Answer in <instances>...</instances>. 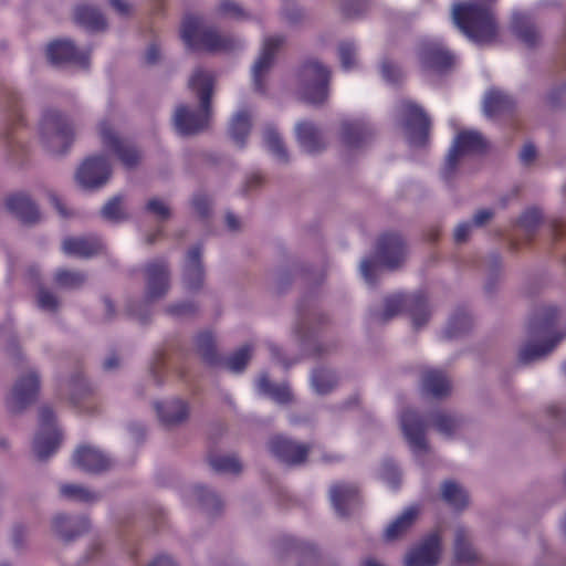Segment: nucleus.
<instances>
[{
    "mask_svg": "<svg viewBox=\"0 0 566 566\" xmlns=\"http://www.w3.org/2000/svg\"><path fill=\"white\" fill-rule=\"evenodd\" d=\"M429 422L443 438L452 439L462 430L465 418L457 411L439 409L430 412Z\"/></svg>",
    "mask_w": 566,
    "mask_h": 566,
    "instance_id": "25",
    "label": "nucleus"
},
{
    "mask_svg": "<svg viewBox=\"0 0 566 566\" xmlns=\"http://www.w3.org/2000/svg\"><path fill=\"white\" fill-rule=\"evenodd\" d=\"M191 207L200 219L206 220L211 216L212 200L208 195L200 191L192 196Z\"/></svg>",
    "mask_w": 566,
    "mask_h": 566,
    "instance_id": "58",
    "label": "nucleus"
},
{
    "mask_svg": "<svg viewBox=\"0 0 566 566\" xmlns=\"http://www.w3.org/2000/svg\"><path fill=\"white\" fill-rule=\"evenodd\" d=\"M86 282V274L82 271L60 269L54 274V283L64 290L81 289Z\"/></svg>",
    "mask_w": 566,
    "mask_h": 566,
    "instance_id": "48",
    "label": "nucleus"
},
{
    "mask_svg": "<svg viewBox=\"0 0 566 566\" xmlns=\"http://www.w3.org/2000/svg\"><path fill=\"white\" fill-rule=\"evenodd\" d=\"M471 325V317L468 314H457L450 319L444 331V335L449 339L458 338L467 334L470 331Z\"/></svg>",
    "mask_w": 566,
    "mask_h": 566,
    "instance_id": "53",
    "label": "nucleus"
},
{
    "mask_svg": "<svg viewBox=\"0 0 566 566\" xmlns=\"http://www.w3.org/2000/svg\"><path fill=\"white\" fill-rule=\"evenodd\" d=\"M91 523L85 515L57 513L52 517V533L62 542L71 543L90 531Z\"/></svg>",
    "mask_w": 566,
    "mask_h": 566,
    "instance_id": "21",
    "label": "nucleus"
},
{
    "mask_svg": "<svg viewBox=\"0 0 566 566\" xmlns=\"http://www.w3.org/2000/svg\"><path fill=\"white\" fill-rule=\"evenodd\" d=\"M419 515V509L417 506H410L406 509L401 515L392 521L385 530V539L387 542H394L402 538L413 526Z\"/></svg>",
    "mask_w": 566,
    "mask_h": 566,
    "instance_id": "37",
    "label": "nucleus"
},
{
    "mask_svg": "<svg viewBox=\"0 0 566 566\" xmlns=\"http://www.w3.org/2000/svg\"><path fill=\"white\" fill-rule=\"evenodd\" d=\"M408 311L416 329L422 327L429 319L430 308L426 295L421 292L403 295L386 296L381 305L369 308V318L374 324H387L402 311Z\"/></svg>",
    "mask_w": 566,
    "mask_h": 566,
    "instance_id": "4",
    "label": "nucleus"
},
{
    "mask_svg": "<svg viewBox=\"0 0 566 566\" xmlns=\"http://www.w3.org/2000/svg\"><path fill=\"white\" fill-rule=\"evenodd\" d=\"M208 462L211 469L218 473L239 474L242 464L235 454H209Z\"/></svg>",
    "mask_w": 566,
    "mask_h": 566,
    "instance_id": "44",
    "label": "nucleus"
},
{
    "mask_svg": "<svg viewBox=\"0 0 566 566\" xmlns=\"http://www.w3.org/2000/svg\"><path fill=\"white\" fill-rule=\"evenodd\" d=\"M380 474L381 478L394 489H397L400 485L401 474L394 462L389 460L384 461Z\"/></svg>",
    "mask_w": 566,
    "mask_h": 566,
    "instance_id": "60",
    "label": "nucleus"
},
{
    "mask_svg": "<svg viewBox=\"0 0 566 566\" xmlns=\"http://www.w3.org/2000/svg\"><path fill=\"white\" fill-rule=\"evenodd\" d=\"M381 74L386 81L391 83H397L402 76L400 67L389 60L382 61Z\"/></svg>",
    "mask_w": 566,
    "mask_h": 566,
    "instance_id": "62",
    "label": "nucleus"
},
{
    "mask_svg": "<svg viewBox=\"0 0 566 566\" xmlns=\"http://www.w3.org/2000/svg\"><path fill=\"white\" fill-rule=\"evenodd\" d=\"M144 275L145 301L153 303L165 298L171 285V273L168 261L158 259L148 262L144 268Z\"/></svg>",
    "mask_w": 566,
    "mask_h": 566,
    "instance_id": "12",
    "label": "nucleus"
},
{
    "mask_svg": "<svg viewBox=\"0 0 566 566\" xmlns=\"http://www.w3.org/2000/svg\"><path fill=\"white\" fill-rule=\"evenodd\" d=\"M35 303L40 310L51 314L57 313L61 306L57 295L43 284L38 285Z\"/></svg>",
    "mask_w": 566,
    "mask_h": 566,
    "instance_id": "51",
    "label": "nucleus"
},
{
    "mask_svg": "<svg viewBox=\"0 0 566 566\" xmlns=\"http://www.w3.org/2000/svg\"><path fill=\"white\" fill-rule=\"evenodd\" d=\"M405 128L410 144L423 145L429 136L430 118L418 105L407 102L402 104Z\"/></svg>",
    "mask_w": 566,
    "mask_h": 566,
    "instance_id": "22",
    "label": "nucleus"
},
{
    "mask_svg": "<svg viewBox=\"0 0 566 566\" xmlns=\"http://www.w3.org/2000/svg\"><path fill=\"white\" fill-rule=\"evenodd\" d=\"M483 269L485 272L484 292L492 295L501 281L502 276V258L499 253H490L484 262Z\"/></svg>",
    "mask_w": 566,
    "mask_h": 566,
    "instance_id": "40",
    "label": "nucleus"
},
{
    "mask_svg": "<svg viewBox=\"0 0 566 566\" xmlns=\"http://www.w3.org/2000/svg\"><path fill=\"white\" fill-rule=\"evenodd\" d=\"M560 310L555 305L537 306L531 314L516 352V360L528 366L548 357L566 337V331L557 328Z\"/></svg>",
    "mask_w": 566,
    "mask_h": 566,
    "instance_id": "1",
    "label": "nucleus"
},
{
    "mask_svg": "<svg viewBox=\"0 0 566 566\" xmlns=\"http://www.w3.org/2000/svg\"><path fill=\"white\" fill-rule=\"evenodd\" d=\"M544 418L556 424H566V401H549L543 409Z\"/></svg>",
    "mask_w": 566,
    "mask_h": 566,
    "instance_id": "55",
    "label": "nucleus"
},
{
    "mask_svg": "<svg viewBox=\"0 0 566 566\" xmlns=\"http://www.w3.org/2000/svg\"><path fill=\"white\" fill-rule=\"evenodd\" d=\"M300 270L298 265H294L292 270L280 269L274 276L275 290L279 293L284 292L291 284L292 273H297Z\"/></svg>",
    "mask_w": 566,
    "mask_h": 566,
    "instance_id": "61",
    "label": "nucleus"
},
{
    "mask_svg": "<svg viewBox=\"0 0 566 566\" xmlns=\"http://www.w3.org/2000/svg\"><path fill=\"white\" fill-rule=\"evenodd\" d=\"M417 55L423 69L438 73L446 72L454 65V56L434 41H421L418 44Z\"/></svg>",
    "mask_w": 566,
    "mask_h": 566,
    "instance_id": "19",
    "label": "nucleus"
},
{
    "mask_svg": "<svg viewBox=\"0 0 566 566\" xmlns=\"http://www.w3.org/2000/svg\"><path fill=\"white\" fill-rule=\"evenodd\" d=\"M331 71L318 60L303 63L298 73V94L308 104L321 106L328 98Z\"/></svg>",
    "mask_w": 566,
    "mask_h": 566,
    "instance_id": "8",
    "label": "nucleus"
},
{
    "mask_svg": "<svg viewBox=\"0 0 566 566\" xmlns=\"http://www.w3.org/2000/svg\"><path fill=\"white\" fill-rule=\"evenodd\" d=\"M252 347L244 345L231 354L228 358H222V363L219 366H223L232 373H241L245 369L248 363L250 361Z\"/></svg>",
    "mask_w": 566,
    "mask_h": 566,
    "instance_id": "50",
    "label": "nucleus"
},
{
    "mask_svg": "<svg viewBox=\"0 0 566 566\" xmlns=\"http://www.w3.org/2000/svg\"><path fill=\"white\" fill-rule=\"evenodd\" d=\"M537 158V149L534 144L526 143L518 153V159L525 167L532 166Z\"/></svg>",
    "mask_w": 566,
    "mask_h": 566,
    "instance_id": "63",
    "label": "nucleus"
},
{
    "mask_svg": "<svg viewBox=\"0 0 566 566\" xmlns=\"http://www.w3.org/2000/svg\"><path fill=\"white\" fill-rule=\"evenodd\" d=\"M453 553L460 564L473 565L480 560V555L471 542V533L463 525L454 527Z\"/></svg>",
    "mask_w": 566,
    "mask_h": 566,
    "instance_id": "31",
    "label": "nucleus"
},
{
    "mask_svg": "<svg viewBox=\"0 0 566 566\" xmlns=\"http://www.w3.org/2000/svg\"><path fill=\"white\" fill-rule=\"evenodd\" d=\"M112 176V167L102 155L86 158L77 168L75 178L84 189L94 190L105 186Z\"/></svg>",
    "mask_w": 566,
    "mask_h": 566,
    "instance_id": "18",
    "label": "nucleus"
},
{
    "mask_svg": "<svg viewBox=\"0 0 566 566\" xmlns=\"http://www.w3.org/2000/svg\"><path fill=\"white\" fill-rule=\"evenodd\" d=\"M400 428L415 455L420 457L429 453L430 446L426 436L428 423L417 410L406 409L402 411Z\"/></svg>",
    "mask_w": 566,
    "mask_h": 566,
    "instance_id": "14",
    "label": "nucleus"
},
{
    "mask_svg": "<svg viewBox=\"0 0 566 566\" xmlns=\"http://www.w3.org/2000/svg\"><path fill=\"white\" fill-rule=\"evenodd\" d=\"M259 391L269 396L275 402L284 405L292 401V392L285 384H273L268 375L263 374L258 381Z\"/></svg>",
    "mask_w": 566,
    "mask_h": 566,
    "instance_id": "41",
    "label": "nucleus"
},
{
    "mask_svg": "<svg viewBox=\"0 0 566 566\" xmlns=\"http://www.w3.org/2000/svg\"><path fill=\"white\" fill-rule=\"evenodd\" d=\"M145 211L156 219L157 222H166L171 216L170 207L160 198L153 197L146 201Z\"/></svg>",
    "mask_w": 566,
    "mask_h": 566,
    "instance_id": "54",
    "label": "nucleus"
},
{
    "mask_svg": "<svg viewBox=\"0 0 566 566\" xmlns=\"http://www.w3.org/2000/svg\"><path fill=\"white\" fill-rule=\"evenodd\" d=\"M296 138L302 149L311 155L326 148L322 130L312 122H300L295 126Z\"/></svg>",
    "mask_w": 566,
    "mask_h": 566,
    "instance_id": "28",
    "label": "nucleus"
},
{
    "mask_svg": "<svg viewBox=\"0 0 566 566\" xmlns=\"http://www.w3.org/2000/svg\"><path fill=\"white\" fill-rule=\"evenodd\" d=\"M70 390V400L74 405H78L93 392V388L82 374H76L71 378Z\"/></svg>",
    "mask_w": 566,
    "mask_h": 566,
    "instance_id": "52",
    "label": "nucleus"
},
{
    "mask_svg": "<svg viewBox=\"0 0 566 566\" xmlns=\"http://www.w3.org/2000/svg\"><path fill=\"white\" fill-rule=\"evenodd\" d=\"M198 312V304L193 301H182L168 304L165 307V313L174 318H188L196 315Z\"/></svg>",
    "mask_w": 566,
    "mask_h": 566,
    "instance_id": "56",
    "label": "nucleus"
},
{
    "mask_svg": "<svg viewBox=\"0 0 566 566\" xmlns=\"http://www.w3.org/2000/svg\"><path fill=\"white\" fill-rule=\"evenodd\" d=\"M101 217L109 222L119 223L129 219L124 208V197L114 196L101 209Z\"/></svg>",
    "mask_w": 566,
    "mask_h": 566,
    "instance_id": "47",
    "label": "nucleus"
},
{
    "mask_svg": "<svg viewBox=\"0 0 566 566\" xmlns=\"http://www.w3.org/2000/svg\"><path fill=\"white\" fill-rule=\"evenodd\" d=\"M511 31L527 48H534L541 41V32L527 14L521 12L513 13Z\"/></svg>",
    "mask_w": 566,
    "mask_h": 566,
    "instance_id": "30",
    "label": "nucleus"
},
{
    "mask_svg": "<svg viewBox=\"0 0 566 566\" xmlns=\"http://www.w3.org/2000/svg\"><path fill=\"white\" fill-rule=\"evenodd\" d=\"M338 378L334 370L319 367L315 368L311 376V385L318 395L331 392L337 385Z\"/></svg>",
    "mask_w": 566,
    "mask_h": 566,
    "instance_id": "43",
    "label": "nucleus"
},
{
    "mask_svg": "<svg viewBox=\"0 0 566 566\" xmlns=\"http://www.w3.org/2000/svg\"><path fill=\"white\" fill-rule=\"evenodd\" d=\"M263 139L269 150L283 164L289 163L287 149L274 126L268 125L263 132Z\"/></svg>",
    "mask_w": 566,
    "mask_h": 566,
    "instance_id": "45",
    "label": "nucleus"
},
{
    "mask_svg": "<svg viewBox=\"0 0 566 566\" xmlns=\"http://www.w3.org/2000/svg\"><path fill=\"white\" fill-rule=\"evenodd\" d=\"M268 449L281 462L289 465H301L306 462L311 447L283 436H274L268 441Z\"/></svg>",
    "mask_w": 566,
    "mask_h": 566,
    "instance_id": "20",
    "label": "nucleus"
},
{
    "mask_svg": "<svg viewBox=\"0 0 566 566\" xmlns=\"http://www.w3.org/2000/svg\"><path fill=\"white\" fill-rule=\"evenodd\" d=\"M39 129L42 145L53 155L65 154L75 139L73 120L56 108L44 111Z\"/></svg>",
    "mask_w": 566,
    "mask_h": 566,
    "instance_id": "5",
    "label": "nucleus"
},
{
    "mask_svg": "<svg viewBox=\"0 0 566 566\" xmlns=\"http://www.w3.org/2000/svg\"><path fill=\"white\" fill-rule=\"evenodd\" d=\"M284 21L290 25H297L304 20V11L296 7H286L282 12Z\"/></svg>",
    "mask_w": 566,
    "mask_h": 566,
    "instance_id": "64",
    "label": "nucleus"
},
{
    "mask_svg": "<svg viewBox=\"0 0 566 566\" xmlns=\"http://www.w3.org/2000/svg\"><path fill=\"white\" fill-rule=\"evenodd\" d=\"M102 249L103 244L97 237L66 238L62 243L65 254L85 259L97 255Z\"/></svg>",
    "mask_w": 566,
    "mask_h": 566,
    "instance_id": "34",
    "label": "nucleus"
},
{
    "mask_svg": "<svg viewBox=\"0 0 566 566\" xmlns=\"http://www.w3.org/2000/svg\"><path fill=\"white\" fill-rule=\"evenodd\" d=\"M195 494L198 502L208 514H216L222 510L223 502L212 490L205 486H196Z\"/></svg>",
    "mask_w": 566,
    "mask_h": 566,
    "instance_id": "49",
    "label": "nucleus"
},
{
    "mask_svg": "<svg viewBox=\"0 0 566 566\" xmlns=\"http://www.w3.org/2000/svg\"><path fill=\"white\" fill-rule=\"evenodd\" d=\"M6 207L25 226L32 227L41 220L38 206L27 193L19 192L9 196L6 200Z\"/></svg>",
    "mask_w": 566,
    "mask_h": 566,
    "instance_id": "24",
    "label": "nucleus"
},
{
    "mask_svg": "<svg viewBox=\"0 0 566 566\" xmlns=\"http://www.w3.org/2000/svg\"><path fill=\"white\" fill-rule=\"evenodd\" d=\"M60 495L64 499L84 503H94L99 500V494L81 485L66 483L60 486Z\"/></svg>",
    "mask_w": 566,
    "mask_h": 566,
    "instance_id": "46",
    "label": "nucleus"
},
{
    "mask_svg": "<svg viewBox=\"0 0 566 566\" xmlns=\"http://www.w3.org/2000/svg\"><path fill=\"white\" fill-rule=\"evenodd\" d=\"M203 247L201 243L190 247L186 253L181 269V283L184 289L197 294L202 291L206 281V268L202 260Z\"/></svg>",
    "mask_w": 566,
    "mask_h": 566,
    "instance_id": "17",
    "label": "nucleus"
},
{
    "mask_svg": "<svg viewBox=\"0 0 566 566\" xmlns=\"http://www.w3.org/2000/svg\"><path fill=\"white\" fill-rule=\"evenodd\" d=\"M331 502L336 513L342 516H348L358 505V490L353 484L337 483L329 490Z\"/></svg>",
    "mask_w": 566,
    "mask_h": 566,
    "instance_id": "27",
    "label": "nucleus"
},
{
    "mask_svg": "<svg viewBox=\"0 0 566 566\" xmlns=\"http://www.w3.org/2000/svg\"><path fill=\"white\" fill-rule=\"evenodd\" d=\"M373 134V129L361 120H344L340 124V139L350 148L363 147Z\"/></svg>",
    "mask_w": 566,
    "mask_h": 566,
    "instance_id": "32",
    "label": "nucleus"
},
{
    "mask_svg": "<svg viewBox=\"0 0 566 566\" xmlns=\"http://www.w3.org/2000/svg\"><path fill=\"white\" fill-rule=\"evenodd\" d=\"M515 107V101L504 92L492 88L483 99V112L488 117L510 114Z\"/></svg>",
    "mask_w": 566,
    "mask_h": 566,
    "instance_id": "36",
    "label": "nucleus"
},
{
    "mask_svg": "<svg viewBox=\"0 0 566 566\" xmlns=\"http://www.w3.org/2000/svg\"><path fill=\"white\" fill-rule=\"evenodd\" d=\"M338 57L344 70H350L356 66L357 51L354 43L342 41L337 46Z\"/></svg>",
    "mask_w": 566,
    "mask_h": 566,
    "instance_id": "57",
    "label": "nucleus"
},
{
    "mask_svg": "<svg viewBox=\"0 0 566 566\" xmlns=\"http://www.w3.org/2000/svg\"><path fill=\"white\" fill-rule=\"evenodd\" d=\"M195 350L205 364L216 367L222 363L218 354L214 336L210 331H202L195 336Z\"/></svg>",
    "mask_w": 566,
    "mask_h": 566,
    "instance_id": "39",
    "label": "nucleus"
},
{
    "mask_svg": "<svg viewBox=\"0 0 566 566\" xmlns=\"http://www.w3.org/2000/svg\"><path fill=\"white\" fill-rule=\"evenodd\" d=\"M442 556V537L434 531L423 536L405 554L403 566H438Z\"/></svg>",
    "mask_w": 566,
    "mask_h": 566,
    "instance_id": "13",
    "label": "nucleus"
},
{
    "mask_svg": "<svg viewBox=\"0 0 566 566\" xmlns=\"http://www.w3.org/2000/svg\"><path fill=\"white\" fill-rule=\"evenodd\" d=\"M486 148V142L481 133L476 130L460 132L446 157L441 169L443 180L451 181L459 168L463 157L482 153Z\"/></svg>",
    "mask_w": 566,
    "mask_h": 566,
    "instance_id": "9",
    "label": "nucleus"
},
{
    "mask_svg": "<svg viewBox=\"0 0 566 566\" xmlns=\"http://www.w3.org/2000/svg\"><path fill=\"white\" fill-rule=\"evenodd\" d=\"M441 499L455 511H463L469 506L470 496L462 484L454 480H446L440 486Z\"/></svg>",
    "mask_w": 566,
    "mask_h": 566,
    "instance_id": "38",
    "label": "nucleus"
},
{
    "mask_svg": "<svg viewBox=\"0 0 566 566\" xmlns=\"http://www.w3.org/2000/svg\"><path fill=\"white\" fill-rule=\"evenodd\" d=\"M155 409L160 422L168 428L182 424L189 417V407L180 399L156 402Z\"/></svg>",
    "mask_w": 566,
    "mask_h": 566,
    "instance_id": "29",
    "label": "nucleus"
},
{
    "mask_svg": "<svg viewBox=\"0 0 566 566\" xmlns=\"http://www.w3.org/2000/svg\"><path fill=\"white\" fill-rule=\"evenodd\" d=\"M217 84L214 72L202 66L193 69L188 78V87L198 98L199 105L193 108L187 104H178L174 111L171 123L178 135L189 137L209 128L212 115V97Z\"/></svg>",
    "mask_w": 566,
    "mask_h": 566,
    "instance_id": "2",
    "label": "nucleus"
},
{
    "mask_svg": "<svg viewBox=\"0 0 566 566\" xmlns=\"http://www.w3.org/2000/svg\"><path fill=\"white\" fill-rule=\"evenodd\" d=\"M73 461L76 467L91 473H101L113 467L111 458L88 446L78 447L74 452Z\"/></svg>",
    "mask_w": 566,
    "mask_h": 566,
    "instance_id": "26",
    "label": "nucleus"
},
{
    "mask_svg": "<svg viewBox=\"0 0 566 566\" xmlns=\"http://www.w3.org/2000/svg\"><path fill=\"white\" fill-rule=\"evenodd\" d=\"M98 133L103 146L112 151L126 169L134 170L142 164V149L130 140L122 138L107 122L99 124Z\"/></svg>",
    "mask_w": 566,
    "mask_h": 566,
    "instance_id": "11",
    "label": "nucleus"
},
{
    "mask_svg": "<svg viewBox=\"0 0 566 566\" xmlns=\"http://www.w3.org/2000/svg\"><path fill=\"white\" fill-rule=\"evenodd\" d=\"M62 434L55 426L53 410L43 406L39 410V430L33 439L32 450L39 461L48 460L60 447Z\"/></svg>",
    "mask_w": 566,
    "mask_h": 566,
    "instance_id": "10",
    "label": "nucleus"
},
{
    "mask_svg": "<svg viewBox=\"0 0 566 566\" xmlns=\"http://www.w3.org/2000/svg\"><path fill=\"white\" fill-rule=\"evenodd\" d=\"M251 130V117L242 111L238 112L231 119L229 125V134L232 140L239 148H243L247 143V137Z\"/></svg>",
    "mask_w": 566,
    "mask_h": 566,
    "instance_id": "42",
    "label": "nucleus"
},
{
    "mask_svg": "<svg viewBox=\"0 0 566 566\" xmlns=\"http://www.w3.org/2000/svg\"><path fill=\"white\" fill-rule=\"evenodd\" d=\"M46 56L51 64L61 66L66 63H74L83 67L88 66V53L78 51L73 42L59 40L49 44Z\"/></svg>",
    "mask_w": 566,
    "mask_h": 566,
    "instance_id": "23",
    "label": "nucleus"
},
{
    "mask_svg": "<svg viewBox=\"0 0 566 566\" xmlns=\"http://www.w3.org/2000/svg\"><path fill=\"white\" fill-rule=\"evenodd\" d=\"M454 24L473 42L491 44L496 41L499 25L493 10L479 2L455 3L452 8Z\"/></svg>",
    "mask_w": 566,
    "mask_h": 566,
    "instance_id": "3",
    "label": "nucleus"
},
{
    "mask_svg": "<svg viewBox=\"0 0 566 566\" xmlns=\"http://www.w3.org/2000/svg\"><path fill=\"white\" fill-rule=\"evenodd\" d=\"M285 42L283 35L269 36L264 40L260 55L252 65V82L254 92L266 93V78L270 74L276 53Z\"/></svg>",
    "mask_w": 566,
    "mask_h": 566,
    "instance_id": "15",
    "label": "nucleus"
},
{
    "mask_svg": "<svg viewBox=\"0 0 566 566\" xmlns=\"http://www.w3.org/2000/svg\"><path fill=\"white\" fill-rule=\"evenodd\" d=\"M181 36L189 46L200 45L209 52H232L241 48L238 39L219 32L214 27L205 25L198 17L184 20Z\"/></svg>",
    "mask_w": 566,
    "mask_h": 566,
    "instance_id": "6",
    "label": "nucleus"
},
{
    "mask_svg": "<svg viewBox=\"0 0 566 566\" xmlns=\"http://www.w3.org/2000/svg\"><path fill=\"white\" fill-rule=\"evenodd\" d=\"M407 244L399 233H386L377 242L375 260L365 259L360 272L368 283H373L379 265L390 271L399 269L406 261Z\"/></svg>",
    "mask_w": 566,
    "mask_h": 566,
    "instance_id": "7",
    "label": "nucleus"
},
{
    "mask_svg": "<svg viewBox=\"0 0 566 566\" xmlns=\"http://www.w3.org/2000/svg\"><path fill=\"white\" fill-rule=\"evenodd\" d=\"M421 389L426 395L436 399H443L451 394V381L443 371L428 369L422 373Z\"/></svg>",
    "mask_w": 566,
    "mask_h": 566,
    "instance_id": "33",
    "label": "nucleus"
},
{
    "mask_svg": "<svg viewBox=\"0 0 566 566\" xmlns=\"http://www.w3.org/2000/svg\"><path fill=\"white\" fill-rule=\"evenodd\" d=\"M546 103L552 109L566 108V88L564 84L554 86L547 92Z\"/></svg>",
    "mask_w": 566,
    "mask_h": 566,
    "instance_id": "59",
    "label": "nucleus"
},
{
    "mask_svg": "<svg viewBox=\"0 0 566 566\" xmlns=\"http://www.w3.org/2000/svg\"><path fill=\"white\" fill-rule=\"evenodd\" d=\"M74 20L81 27L92 32H101L107 29V21L101 10L88 3L74 7Z\"/></svg>",
    "mask_w": 566,
    "mask_h": 566,
    "instance_id": "35",
    "label": "nucleus"
},
{
    "mask_svg": "<svg viewBox=\"0 0 566 566\" xmlns=\"http://www.w3.org/2000/svg\"><path fill=\"white\" fill-rule=\"evenodd\" d=\"M40 388V376L36 370H29L17 378L10 395L7 398V408L13 413L22 412L33 403Z\"/></svg>",
    "mask_w": 566,
    "mask_h": 566,
    "instance_id": "16",
    "label": "nucleus"
}]
</instances>
